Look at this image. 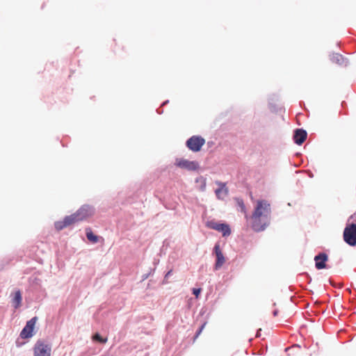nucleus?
<instances>
[{"instance_id": "9d476101", "label": "nucleus", "mask_w": 356, "mask_h": 356, "mask_svg": "<svg viewBox=\"0 0 356 356\" xmlns=\"http://www.w3.org/2000/svg\"><path fill=\"white\" fill-rule=\"evenodd\" d=\"M307 134L306 131L303 129H297L295 131L293 139L296 144L301 145L305 142V140L307 138Z\"/></svg>"}, {"instance_id": "b1692460", "label": "nucleus", "mask_w": 356, "mask_h": 356, "mask_svg": "<svg viewBox=\"0 0 356 356\" xmlns=\"http://www.w3.org/2000/svg\"><path fill=\"white\" fill-rule=\"evenodd\" d=\"M277 314H278V311L277 310H275V311L273 312V316H277Z\"/></svg>"}, {"instance_id": "a211bd4d", "label": "nucleus", "mask_w": 356, "mask_h": 356, "mask_svg": "<svg viewBox=\"0 0 356 356\" xmlns=\"http://www.w3.org/2000/svg\"><path fill=\"white\" fill-rule=\"evenodd\" d=\"M218 232H222L223 236H229L231 234V229L229 226L227 224H222Z\"/></svg>"}, {"instance_id": "0eeeda50", "label": "nucleus", "mask_w": 356, "mask_h": 356, "mask_svg": "<svg viewBox=\"0 0 356 356\" xmlns=\"http://www.w3.org/2000/svg\"><path fill=\"white\" fill-rule=\"evenodd\" d=\"M37 321L38 317L34 316L26 322L25 327H24V339L31 338L34 336L35 333V325Z\"/></svg>"}, {"instance_id": "20e7f679", "label": "nucleus", "mask_w": 356, "mask_h": 356, "mask_svg": "<svg viewBox=\"0 0 356 356\" xmlns=\"http://www.w3.org/2000/svg\"><path fill=\"white\" fill-rule=\"evenodd\" d=\"M205 140L198 136H193L186 141V146L193 152H199L204 145Z\"/></svg>"}, {"instance_id": "423d86ee", "label": "nucleus", "mask_w": 356, "mask_h": 356, "mask_svg": "<svg viewBox=\"0 0 356 356\" xmlns=\"http://www.w3.org/2000/svg\"><path fill=\"white\" fill-rule=\"evenodd\" d=\"M74 214L79 222L92 216L94 214V209L89 205H83Z\"/></svg>"}, {"instance_id": "393cba45", "label": "nucleus", "mask_w": 356, "mask_h": 356, "mask_svg": "<svg viewBox=\"0 0 356 356\" xmlns=\"http://www.w3.org/2000/svg\"><path fill=\"white\" fill-rule=\"evenodd\" d=\"M19 336H22V331L20 332Z\"/></svg>"}, {"instance_id": "f03ea898", "label": "nucleus", "mask_w": 356, "mask_h": 356, "mask_svg": "<svg viewBox=\"0 0 356 356\" xmlns=\"http://www.w3.org/2000/svg\"><path fill=\"white\" fill-rule=\"evenodd\" d=\"M343 239L350 245H356V224H352L345 228Z\"/></svg>"}, {"instance_id": "4468645a", "label": "nucleus", "mask_w": 356, "mask_h": 356, "mask_svg": "<svg viewBox=\"0 0 356 356\" xmlns=\"http://www.w3.org/2000/svg\"><path fill=\"white\" fill-rule=\"evenodd\" d=\"M86 237L92 243H96L99 241V237L95 235L90 228L86 229Z\"/></svg>"}, {"instance_id": "5701e85b", "label": "nucleus", "mask_w": 356, "mask_h": 356, "mask_svg": "<svg viewBox=\"0 0 356 356\" xmlns=\"http://www.w3.org/2000/svg\"><path fill=\"white\" fill-rule=\"evenodd\" d=\"M172 270H170L167 273L166 275H165V279H167L169 276H170V275L172 274Z\"/></svg>"}, {"instance_id": "4be33fe9", "label": "nucleus", "mask_w": 356, "mask_h": 356, "mask_svg": "<svg viewBox=\"0 0 356 356\" xmlns=\"http://www.w3.org/2000/svg\"><path fill=\"white\" fill-rule=\"evenodd\" d=\"M201 292V289H193V293L195 296L196 298H197Z\"/></svg>"}, {"instance_id": "aec40b11", "label": "nucleus", "mask_w": 356, "mask_h": 356, "mask_svg": "<svg viewBox=\"0 0 356 356\" xmlns=\"http://www.w3.org/2000/svg\"><path fill=\"white\" fill-rule=\"evenodd\" d=\"M92 339L95 341H97L102 343H106L107 341V338H102L100 334H99L98 333L95 334Z\"/></svg>"}, {"instance_id": "dca6fc26", "label": "nucleus", "mask_w": 356, "mask_h": 356, "mask_svg": "<svg viewBox=\"0 0 356 356\" xmlns=\"http://www.w3.org/2000/svg\"><path fill=\"white\" fill-rule=\"evenodd\" d=\"M64 219L66 222L67 227L79 222V220L74 213H73L70 216H65Z\"/></svg>"}, {"instance_id": "39448f33", "label": "nucleus", "mask_w": 356, "mask_h": 356, "mask_svg": "<svg viewBox=\"0 0 356 356\" xmlns=\"http://www.w3.org/2000/svg\"><path fill=\"white\" fill-rule=\"evenodd\" d=\"M175 165L178 168L188 170H196L199 168L197 162L191 161L184 159H177Z\"/></svg>"}, {"instance_id": "f257e3e1", "label": "nucleus", "mask_w": 356, "mask_h": 356, "mask_svg": "<svg viewBox=\"0 0 356 356\" xmlns=\"http://www.w3.org/2000/svg\"><path fill=\"white\" fill-rule=\"evenodd\" d=\"M270 203L266 200H257L250 217L252 229L255 232L264 230L270 223Z\"/></svg>"}, {"instance_id": "ddd939ff", "label": "nucleus", "mask_w": 356, "mask_h": 356, "mask_svg": "<svg viewBox=\"0 0 356 356\" xmlns=\"http://www.w3.org/2000/svg\"><path fill=\"white\" fill-rule=\"evenodd\" d=\"M220 187L216 190V195L218 199H223L227 195V189L224 184H220Z\"/></svg>"}, {"instance_id": "f3484780", "label": "nucleus", "mask_w": 356, "mask_h": 356, "mask_svg": "<svg viewBox=\"0 0 356 356\" xmlns=\"http://www.w3.org/2000/svg\"><path fill=\"white\" fill-rule=\"evenodd\" d=\"M222 223L217 222L214 220L208 221L206 223V226L208 228L218 231Z\"/></svg>"}, {"instance_id": "9b49d317", "label": "nucleus", "mask_w": 356, "mask_h": 356, "mask_svg": "<svg viewBox=\"0 0 356 356\" xmlns=\"http://www.w3.org/2000/svg\"><path fill=\"white\" fill-rule=\"evenodd\" d=\"M236 204L238 207V211H241L245 215V218L248 220L249 218L248 211L244 204L243 200L241 198L236 197L234 199Z\"/></svg>"}, {"instance_id": "6ab92c4d", "label": "nucleus", "mask_w": 356, "mask_h": 356, "mask_svg": "<svg viewBox=\"0 0 356 356\" xmlns=\"http://www.w3.org/2000/svg\"><path fill=\"white\" fill-rule=\"evenodd\" d=\"M54 227L56 230L60 231L67 227L65 219L63 220L56 221L54 223Z\"/></svg>"}, {"instance_id": "6e6552de", "label": "nucleus", "mask_w": 356, "mask_h": 356, "mask_svg": "<svg viewBox=\"0 0 356 356\" xmlns=\"http://www.w3.org/2000/svg\"><path fill=\"white\" fill-rule=\"evenodd\" d=\"M214 251L216 256V262L215 264V269L218 270L222 267L225 262V258L220 248L219 244H216L214 247Z\"/></svg>"}, {"instance_id": "412c9836", "label": "nucleus", "mask_w": 356, "mask_h": 356, "mask_svg": "<svg viewBox=\"0 0 356 356\" xmlns=\"http://www.w3.org/2000/svg\"><path fill=\"white\" fill-rule=\"evenodd\" d=\"M207 323H204L202 326L200 327V328L199 329V330L197 332L196 334H195V339L197 338L198 336L201 334V332H202L203 329L204 328L205 325H206Z\"/></svg>"}, {"instance_id": "7ed1b4c3", "label": "nucleus", "mask_w": 356, "mask_h": 356, "mask_svg": "<svg viewBox=\"0 0 356 356\" xmlns=\"http://www.w3.org/2000/svg\"><path fill=\"white\" fill-rule=\"evenodd\" d=\"M34 356H50L51 347L49 344L44 343L42 340H38L35 344Z\"/></svg>"}, {"instance_id": "1a4fd4ad", "label": "nucleus", "mask_w": 356, "mask_h": 356, "mask_svg": "<svg viewBox=\"0 0 356 356\" xmlns=\"http://www.w3.org/2000/svg\"><path fill=\"white\" fill-rule=\"evenodd\" d=\"M316 268L318 270L326 267L325 261L327 260V256L325 253H320L314 257Z\"/></svg>"}, {"instance_id": "2eb2a0df", "label": "nucleus", "mask_w": 356, "mask_h": 356, "mask_svg": "<svg viewBox=\"0 0 356 356\" xmlns=\"http://www.w3.org/2000/svg\"><path fill=\"white\" fill-rule=\"evenodd\" d=\"M21 298V291L18 290L15 293V296L13 299V305L15 308H17L20 306Z\"/></svg>"}, {"instance_id": "f8f14e48", "label": "nucleus", "mask_w": 356, "mask_h": 356, "mask_svg": "<svg viewBox=\"0 0 356 356\" xmlns=\"http://www.w3.org/2000/svg\"><path fill=\"white\" fill-rule=\"evenodd\" d=\"M331 60L333 63L338 64L339 65H346V59L342 56V55L339 54H334L332 56Z\"/></svg>"}]
</instances>
